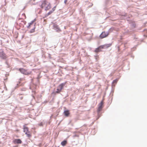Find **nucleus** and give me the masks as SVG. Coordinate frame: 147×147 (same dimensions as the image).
I'll return each instance as SVG.
<instances>
[{
  "instance_id": "nucleus-8",
  "label": "nucleus",
  "mask_w": 147,
  "mask_h": 147,
  "mask_svg": "<svg viewBox=\"0 0 147 147\" xmlns=\"http://www.w3.org/2000/svg\"><path fill=\"white\" fill-rule=\"evenodd\" d=\"M55 8L56 7L55 6L52 9V10L51 11H50L47 14L46 16H48L49 15L51 14L55 10Z\"/></svg>"
},
{
  "instance_id": "nucleus-13",
  "label": "nucleus",
  "mask_w": 147,
  "mask_h": 147,
  "mask_svg": "<svg viewBox=\"0 0 147 147\" xmlns=\"http://www.w3.org/2000/svg\"><path fill=\"white\" fill-rule=\"evenodd\" d=\"M100 51H101V50L99 47L96 49L94 50V52L96 53H98Z\"/></svg>"
},
{
  "instance_id": "nucleus-19",
  "label": "nucleus",
  "mask_w": 147,
  "mask_h": 147,
  "mask_svg": "<svg viewBox=\"0 0 147 147\" xmlns=\"http://www.w3.org/2000/svg\"><path fill=\"white\" fill-rule=\"evenodd\" d=\"M22 15L24 17V18L25 19L26 18V15H25V14H24V13H23L22 14Z\"/></svg>"
},
{
  "instance_id": "nucleus-16",
  "label": "nucleus",
  "mask_w": 147,
  "mask_h": 147,
  "mask_svg": "<svg viewBox=\"0 0 147 147\" xmlns=\"http://www.w3.org/2000/svg\"><path fill=\"white\" fill-rule=\"evenodd\" d=\"M0 55H1V56L2 57H3L4 58H5V57H5V54L3 53V51H2V53H1V55L0 54Z\"/></svg>"
},
{
  "instance_id": "nucleus-15",
  "label": "nucleus",
  "mask_w": 147,
  "mask_h": 147,
  "mask_svg": "<svg viewBox=\"0 0 147 147\" xmlns=\"http://www.w3.org/2000/svg\"><path fill=\"white\" fill-rule=\"evenodd\" d=\"M111 44H105V48H107L111 46Z\"/></svg>"
},
{
  "instance_id": "nucleus-1",
  "label": "nucleus",
  "mask_w": 147,
  "mask_h": 147,
  "mask_svg": "<svg viewBox=\"0 0 147 147\" xmlns=\"http://www.w3.org/2000/svg\"><path fill=\"white\" fill-rule=\"evenodd\" d=\"M40 6L42 8L45 7L46 10H49L51 8V4L47 0H45L42 2V4L40 5Z\"/></svg>"
},
{
  "instance_id": "nucleus-9",
  "label": "nucleus",
  "mask_w": 147,
  "mask_h": 147,
  "mask_svg": "<svg viewBox=\"0 0 147 147\" xmlns=\"http://www.w3.org/2000/svg\"><path fill=\"white\" fill-rule=\"evenodd\" d=\"M63 113L66 117H68L70 114V113L69 110L65 111Z\"/></svg>"
},
{
  "instance_id": "nucleus-6",
  "label": "nucleus",
  "mask_w": 147,
  "mask_h": 147,
  "mask_svg": "<svg viewBox=\"0 0 147 147\" xmlns=\"http://www.w3.org/2000/svg\"><path fill=\"white\" fill-rule=\"evenodd\" d=\"M103 102L101 101L99 105V107L97 110V111L98 112H99L100 111L102 108L103 107Z\"/></svg>"
},
{
  "instance_id": "nucleus-5",
  "label": "nucleus",
  "mask_w": 147,
  "mask_h": 147,
  "mask_svg": "<svg viewBox=\"0 0 147 147\" xmlns=\"http://www.w3.org/2000/svg\"><path fill=\"white\" fill-rule=\"evenodd\" d=\"M109 34L108 32H103L100 34L99 37L101 38H103L107 37L109 35Z\"/></svg>"
},
{
  "instance_id": "nucleus-11",
  "label": "nucleus",
  "mask_w": 147,
  "mask_h": 147,
  "mask_svg": "<svg viewBox=\"0 0 147 147\" xmlns=\"http://www.w3.org/2000/svg\"><path fill=\"white\" fill-rule=\"evenodd\" d=\"M25 134L26 135L27 137L29 138H31L32 136V134L29 131L27 133H26Z\"/></svg>"
},
{
  "instance_id": "nucleus-14",
  "label": "nucleus",
  "mask_w": 147,
  "mask_h": 147,
  "mask_svg": "<svg viewBox=\"0 0 147 147\" xmlns=\"http://www.w3.org/2000/svg\"><path fill=\"white\" fill-rule=\"evenodd\" d=\"M55 28H56L55 30L57 32H59L61 31L59 27H58L57 26H56Z\"/></svg>"
},
{
  "instance_id": "nucleus-18",
  "label": "nucleus",
  "mask_w": 147,
  "mask_h": 147,
  "mask_svg": "<svg viewBox=\"0 0 147 147\" xmlns=\"http://www.w3.org/2000/svg\"><path fill=\"white\" fill-rule=\"evenodd\" d=\"M118 81V80L116 79L115 80H114L113 81V83H116Z\"/></svg>"
},
{
  "instance_id": "nucleus-17",
  "label": "nucleus",
  "mask_w": 147,
  "mask_h": 147,
  "mask_svg": "<svg viewBox=\"0 0 147 147\" xmlns=\"http://www.w3.org/2000/svg\"><path fill=\"white\" fill-rule=\"evenodd\" d=\"M99 47L100 48V49H103L104 48H105V45H103L100 46H99Z\"/></svg>"
},
{
  "instance_id": "nucleus-2",
  "label": "nucleus",
  "mask_w": 147,
  "mask_h": 147,
  "mask_svg": "<svg viewBox=\"0 0 147 147\" xmlns=\"http://www.w3.org/2000/svg\"><path fill=\"white\" fill-rule=\"evenodd\" d=\"M34 21H32L30 23H29V25L28 26V28L30 29L31 27L33 28L30 31V33H32L35 32V29L36 28V24L34 23Z\"/></svg>"
},
{
  "instance_id": "nucleus-21",
  "label": "nucleus",
  "mask_w": 147,
  "mask_h": 147,
  "mask_svg": "<svg viewBox=\"0 0 147 147\" xmlns=\"http://www.w3.org/2000/svg\"><path fill=\"white\" fill-rule=\"evenodd\" d=\"M36 0H31V1H34Z\"/></svg>"
},
{
  "instance_id": "nucleus-10",
  "label": "nucleus",
  "mask_w": 147,
  "mask_h": 147,
  "mask_svg": "<svg viewBox=\"0 0 147 147\" xmlns=\"http://www.w3.org/2000/svg\"><path fill=\"white\" fill-rule=\"evenodd\" d=\"M23 130L24 132L25 133V134L29 131L28 128L25 126H24Z\"/></svg>"
},
{
  "instance_id": "nucleus-12",
  "label": "nucleus",
  "mask_w": 147,
  "mask_h": 147,
  "mask_svg": "<svg viewBox=\"0 0 147 147\" xmlns=\"http://www.w3.org/2000/svg\"><path fill=\"white\" fill-rule=\"evenodd\" d=\"M67 141L66 140H64L61 142V144L62 146H65V145L67 144Z\"/></svg>"
},
{
  "instance_id": "nucleus-4",
  "label": "nucleus",
  "mask_w": 147,
  "mask_h": 147,
  "mask_svg": "<svg viewBox=\"0 0 147 147\" xmlns=\"http://www.w3.org/2000/svg\"><path fill=\"white\" fill-rule=\"evenodd\" d=\"M19 70L22 73L26 75L31 74L32 73L31 71H28L27 70L22 68H20Z\"/></svg>"
},
{
  "instance_id": "nucleus-20",
  "label": "nucleus",
  "mask_w": 147,
  "mask_h": 147,
  "mask_svg": "<svg viewBox=\"0 0 147 147\" xmlns=\"http://www.w3.org/2000/svg\"><path fill=\"white\" fill-rule=\"evenodd\" d=\"M67 2V0H65L64 1V3L65 4H66Z\"/></svg>"
},
{
  "instance_id": "nucleus-3",
  "label": "nucleus",
  "mask_w": 147,
  "mask_h": 147,
  "mask_svg": "<svg viewBox=\"0 0 147 147\" xmlns=\"http://www.w3.org/2000/svg\"><path fill=\"white\" fill-rule=\"evenodd\" d=\"M65 85V84L62 83L60 84L57 87V91L55 92L57 93H59L61 91V90L63 89L64 86Z\"/></svg>"
},
{
  "instance_id": "nucleus-7",
  "label": "nucleus",
  "mask_w": 147,
  "mask_h": 147,
  "mask_svg": "<svg viewBox=\"0 0 147 147\" xmlns=\"http://www.w3.org/2000/svg\"><path fill=\"white\" fill-rule=\"evenodd\" d=\"M13 142L15 144H21L22 143V141L20 139H16L14 140Z\"/></svg>"
}]
</instances>
